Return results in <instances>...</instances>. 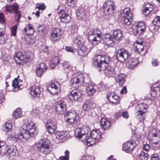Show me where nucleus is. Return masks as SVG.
<instances>
[{
    "label": "nucleus",
    "instance_id": "nucleus-11",
    "mask_svg": "<svg viewBox=\"0 0 160 160\" xmlns=\"http://www.w3.org/2000/svg\"><path fill=\"white\" fill-rule=\"evenodd\" d=\"M103 9L105 12L111 15L113 13L115 9L114 3L111 1L105 2L103 5Z\"/></svg>",
    "mask_w": 160,
    "mask_h": 160
},
{
    "label": "nucleus",
    "instance_id": "nucleus-27",
    "mask_svg": "<svg viewBox=\"0 0 160 160\" xmlns=\"http://www.w3.org/2000/svg\"><path fill=\"white\" fill-rule=\"evenodd\" d=\"M101 133L99 130H96L92 131L90 133V135L91 137L96 139L98 142V139L100 137Z\"/></svg>",
    "mask_w": 160,
    "mask_h": 160
},
{
    "label": "nucleus",
    "instance_id": "nucleus-38",
    "mask_svg": "<svg viewBox=\"0 0 160 160\" xmlns=\"http://www.w3.org/2000/svg\"><path fill=\"white\" fill-rule=\"evenodd\" d=\"M56 137L58 139H62L66 136V133L63 131H58L55 133Z\"/></svg>",
    "mask_w": 160,
    "mask_h": 160
},
{
    "label": "nucleus",
    "instance_id": "nucleus-47",
    "mask_svg": "<svg viewBox=\"0 0 160 160\" xmlns=\"http://www.w3.org/2000/svg\"><path fill=\"white\" fill-rule=\"evenodd\" d=\"M152 11V8H150L149 9L144 7L142 10V12L145 15L147 16Z\"/></svg>",
    "mask_w": 160,
    "mask_h": 160
},
{
    "label": "nucleus",
    "instance_id": "nucleus-45",
    "mask_svg": "<svg viewBox=\"0 0 160 160\" xmlns=\"http://www.w3.org/2000/svg\"><path fill=\"white\" fill-rule=\"evenodd\" d=\"M45 72L36 67V73L38 77H41Z\"/></svg>",
    "mask_w": 160,
    "mask_h": 160
},
{
    "label": "nucleus",
    "instance_id": "nucleus-18",
    "mask_svg": "<svg viewBox=\"0 0 160 160\" xmlns=\"http://www.w3.org/2000/svg\"><path fill=\"white\" fill-rule=\"evenodd\" d=\"M107 97L108 100L112 104L116 105L119 102V97L114 93L109 92Z\"/></svg>",
    "mask_w": 160,
    "mask_h": 160
},
{
    "label": "nucleus",
    "instance_id": "nucleus-37",
    "mask_svg": "<svg viewBox=\"0 0 160 160\" xmlns=\"http://www.w3.org/2000/svg\"><path fill=\"white\" fill-rule=\"evenodd\" d=\"M22 115L21 110L19 109H17L13 112L12 116L15 119L20 117Z\"/></svg>",
    "mask_w": 160,
    "mask_h": 160
},
{
    "label": "nucleus",
    "instance_id": "nucleus-34",
    "mask_svg": "<svg viewBox=\"0 0 160 160\" xmlns=\"http://www.w3.org/2000/svg\"><path fill=\"white\" fill-rule=\"evenodd\" d=\"M122 17L132 16V13L129 8H124L122 12Z\"/></svg>",
    "mask_w": 160,
    "mask_h": 160
},
{
    "label": "nucleus",
    "instance_id": "nucleus-32",
    "mask_svg": "<svg viewBox=\"0 0 160 160\" xmlns=\"http://www.w3.org/2000/svg\"><path fill=\"white\" fill-rule=\"evenodd\" d=\"M3 130L6 132L11 131L12 129V124L10 123L5 122L3 125Z\"/></svg>",
    "mask_w": 160,
    "mask_h": 160
},
{
    "label": "nucleus",
    "instance_id": "nucleus-10",
    "mask_svg": "<svg viewBox=\"0 0 160 160\" xmlns=\"http://www.w3.org/2000/svg\"><path fill=\"white\" fill-rule=\"evenodd\" d=\"M129 56V52L127 50L120 49L116 52V58L119 62H123L128 58Z\"/></svg>",
    "mask_w": 160,
    "mask_h": 160
},
{
    "label": "nucleus",
    "instance_id": "nucleus-57",
    "mask_svg": "<svg viewBox=\"0 0 160 160\" xmlns=\"http://www.w3.org/2000/svg\"><path fill=\"white\" fill-rule=\"evenodd\" d=\"M15 19L16 21L18 22L20 19L21 16V13L19 12L15 13Z\"/></svg>",
    "mask_w": 160,
    "mask_h": 160
},
{
    "label": "nucleus",
    "instance_id": "nucleus-50",
    "mask_svg": "<svg viewBox=\"0 0 160 160\" xmlns=\"http://www.w3.org/2000/svg\"><path fill=\"white\" fill-rule=\"evenodd\" d=\"M38 31L39 32L40 34L42 35H43L45 32V28L43 27L40 26L38 27Z\"/></svg>",
    "mask_w": 160,
    "mask_h": 160
},
{
    "label": "nucleus",
    "instance_id": "nucleus-46",
    "mask_svg": "<svg viewBox=\"0 0 160 160\" xmlns=\"http://www.w3.org/2000/svg\"><path fill=\"white\" fill-rule=\"evenodd\" d=\"M66 155L64 156H62L59 158V159L61 160H68L69 158V152L68 150H66L65 152Z\"/></svg>",
    "mask_w": 160,
    "mask_h": 160
},
{
    "label": "nucleus",
    "instance_id": "nucleus-28",
    "mask_svg": "<svg viewBox=\"0 0 160 160\" xmlns=\"http://www.w3.org/2000/svg\"><path fill=\"white\" fill-rule=\"evenodd\" d=\"M59 58L58 56L54 57L49 62V66L51 68H53L59 63Z\"/></svg>",
    "mask_w": 160,
    "mask_h": 160
},
{
    "label": "nucleus",
    "instance_id": "nucleus-56",
    "mask_svg": "<svg viewBox=\"0 0 160 160\" xmlns=\"http://www.w3.org/2000/svg\"><path fill=\"white\" fill-rule=\"evenodd\" d=\"M15 19L16 21L18 22L20 19L21 16V13L19 12L15 13Z\"/></svg>",
    "mask_w": 160,
    "mask_h": 160
},
{
    "label": "nucleus",
    "instance_id": "nucleus-22",
    "mask_svg": "<svg viewBox=\"0 0 160 160\" xmlns=\"http://www.w3.org/2000/svg\"><path fill=\"white\" fill-rule=\"evenodd\" d=\"M92 103L89 101H86L83 104L82 107V110L86 112V114H90V113H91V110L92 109Z\"/></svg>",
    "mask_w": 160,
    "mask_h": 160
},
{
    "label": "nucleus",
    "instance_id": "nucleus-12",
    "mask_svg": "<svg viewBox=\"0 0 160 160\" xmlns=\"http://www.w3.org/2000/svg\"><path fill=\"white\" fill-rule=\"evenodd\" d=\"M34 124L32 122H28L26 125V128H21L20 129V131L22 130H24L25 133L28 135L29 137L27 138V140L31 137L33 136V134L35 131Z\"/></svg>",
    "mask_w": 160,
    "mask_h": 160
},
{
    "label": "nucleus",
    "instance_id": "nucleus-53",
    "mask_svg": "<svg viewBox=\"0 0 160 160\" xmlns=\"http://www.w3.org/2000/svg\"><path fill=\"white\" fill-rule=\"evenodd\" d=\"M57 126H53V127H47L49 133L52 134L56 130Z\"/></svg>",
    "mask_w": 160,
    "mask_h": 160
},
{
    "label": "nucleus",
    "instance_id": "nucleus-15",
    "mask_svg": "<svg viewBox=\"0 0 160 160\" xmlns=\"http://www.w3.org/2000/svg\"><path fill=\"white\" fill-rule=\"evenodd\" d=\"M61 37L62 34L60 29L57 28L52 29L50 37V39L52 41H58L60 39Z\"/></svg>",
    "mask_w": 160,
    "mask_h": 160
},
{
    "label": "nucleus",
    "instance_id": "nucleus-54",
    "mask_svg": "<svg viewBox=\"0 0 160 160\" xmlns=\"http://www.w3.org/2000/svg\"><path fill=\"white\" fill-rule=\"evenodd\" d=\"M17 29V27L16 25H14L12 28L11 30V33L12 34L13 36H15L16 35Z\"/></svg>",
    "mask_w": 160,
    "mask_h": 160
},
{
    "label": "nucleus",
    "instance_id": "nucleus-33",
    "mask_svg": "<svg viewBox=\"0 0 160 160\" xmlns=\"http://www.w3.org/2000/svg\"><path fill=\"white\" fill-rule=\"evenodd\" d=\"M145 112H138L136 113L137 118L140 122L143 121L145 119Z\"/></svg>",
    "mask_w": 160,
    "mask_h": 160
},
{
    "label": "nucleus",
    "instance_id": "nucleus-61",
    "mask_svg": "<svg viewBox=\"0 0 160 160\" xmlns=\"http://www.w3.org/2000/svg\"><path fill=\"white\" fill-rule=\"evenodd\" d=\"M5 21L3 14L2 13H0V23L3 24L5 22Z\"/></svg>",
    "mask_w": 160,
    "mask_h": 160
},
{
    "label": "nucleus",
    "instance_id": "nucleus-6",
    "mask_svg": "<svg viewBox=\"0 0 160 160\" xmlns=\"http://www.w3.org/2000/svg\"><path fill=\"white\" fill-rule=\"evenodd\" d=\"M66 122L70 124L73 126L76 125L79 119V116L77 113L74 110L68 111L64 114Z\"/></svg>",
    "mask_w": 160,
    "mask_h": 160
},
{
    "label": "nucleus",
    "instance_id": "nucleus-24",
    "mask_svg": "<svg viewBox=\"0 0 160 160\" xmlns=\"http://www.w3.org/2000/svg\"><path fill=\"white\" fill-rule=\"evenodd\" d=\"M75 135L77 138H81L83 136L86 137V132L83 129L77 128L75 131Z\"/></svg>",
    "mask_w": 160,
    "mask_h": 160
},
{
    "label": "nucleus",
    "instance_id": "nucleus-41",
    "mask_svg": "<svg viewBox=\"0 0 160 160\" xmlns=\"http://www.w3.org/2000/svg\"><path fill=\"white\" fill-rule=\"evenodd\" d=\"M20 80H19L18 78H15L14 80L13 81L12 83V86L14 88H20Z\"/></svg>",
    "mask_w": 160,
    "mask_h": 160
},
{
    "label": "nucleus",
    "instance_id": "nucleus-59",
    "mask_svg": "<svg viewBox=\"0 0 160 160\" xmlns=\"http://www.w3.org/2000/svg\"><path fill=\"white\" fill-rule=\"evenodd\" d=\"M6 11L10 13H12V5L6 6L5 7Z\"/></svg>",
    "mask_w": 160,
    "mask_h": 160
},
{
    "label": "nucleus",
    "instance_id": "nucleus-30",
    "mask_svg": "<svg viewBox=\"0 0 160 160\" xmlns=\"http://www.w3.org/2000/svg\"><path fill=\"white\" fill-rule=\"evenodd\" d=\"M86 142L88 146H91V145H93L97 142V140L94 138H92L90 136L86 140Z\"/></svg>",
    "mask_w": 160,
    "mask_h": 160
},
{
    "label": "nucleus",
    "instance_id": "nucleus-36",
    "mask_svg": "<svg viewBox=\"0 0 160 160\" xmlns=\"http://www.w3.org/2000/svg\"><path fill=\"white\" fill-rule=\"evenodd\" d=\"M142 44L143 42H142L140 43L137 42V45L135 46V50L138 53L143 51L144 47Z\"/></svg>",
    "mask_w": 160,
    "mask_h": 160
},
{
    "label": "nucleus",
    "instance_id": "nucleus-40",
    "mask_svg": "<svg viewBox=\"0 0 160 160\" xmlns=\"http://www.w3.org/2000/svg\"><path fill=\"white\" fill-rule=\"evenodd\" d=\"M148 157L147 153L141 152L139 155V158L141 160H147Z\"/></svg>",
    "mask_w": 160,
    "mask_h": 160
},
{
    "label": "nucleus",
    "instance_id": "nucleus-13",
    "mask_svg": "<svg viewBox=\"0 0 160 160\" xmlns=\"http://www.w3.org/2000/svg\"><path fill=\"white\" fill-rule=\"evenodd\" d=\"M145 26L143 22L138 23L133 28V32L135 35H142L145 30Z\"/></svg>",
    "mask_w": 160,
    "mask_h": 160
},
{
    "label": "nucleus",
    "instance_id": "nucleus-3",
    "mask_svg": "<svg viewBox=\"0 0 160 160\" xmlns=\"http://www.w3.org/2000/svg\"><path fill=\"white\" fill-rule=\"evenodd\" d=\"M74 42L77 44L80 49L78 53L80 56L84 57L87 56L92 49L90 45L86 42L85 39L81 36L76 37Z\"/></svg>",
    "mask_w": 160,
    "mask_h": 160
},
{
    "label": "nucleus",
    "instance_id": "nucleus-64",
    "mask_svg": "<svg viewBox=\"0 0 160 160\" xmlns=\"http://www.w3.org/2000/svg\"><path fill=\"white\" fill-rule=\"evenodd\" d=\"M151 160H159L158 156L157 154H152L151 157Z\"/></svg>",
    "mask_w": 160,
    "mask_h": 160
},
{
    "label": "nucleus",
    "instance_id": "nucleus-19",
    "mask_svg": "<svg viewBox=\"0 0 160 160\" xmlns=\"http://www.w3.org/2000/svg\"><path fill=\"white\" fill-rule=\"evenodd\" d=\"M134 142L133 141L125 142L123 144L122 150L126 152H128L132 150L135 147L134 144Z\"/></svg>",
    "mask_w": 160,
    "mask_h": 160
},
{
    "label": "nucleus",
    "instance_id": "nucleus-35",
    "mask_svg": "<svg viewBox=\"0 0 160 160\" xmlns=\"http://www.w3.org/2000/svg\"><path fill=\"white\" fill-rule=\"evenodd\" d=\"M125 77V75L123 73H121L118 75L117 80L120 85H122L124 82Z\"/></svg>",
    "mask_w": 160,
    "mask_h": 160
},
{
    "label": "nucleus",
    "instance_id": "nucleus-31",
    "mask_svg": "<svg viewBox=\"0 0 160 160\" xmlns=\"http://www.w3.org/2000/svg\"><path fill=\"white\" fill-rule=\"evenodd\" d=\"M122 17V20L123 21V23L127 25H130L132 20V16H123Z\"/></svg>",
    "mask_w": 160,
    "mask_h": 160
},
{
    "label": "nucleus",
    "instance_id": "nucleus-21",
    "mask_svg": "<svg viewBox=\"0 0 160 160\" xmlns=\"http://www.w3.org/2000/svg\"><path fill=\"white\" fill-rule=\"evenodd\" d=\"M30 94L33 97H39L41 93V88L39 86L33 85L30 88Z\"/></svg>",
    "mask_w": 160,
    "mask_h": 160
},
{
    "label": "nucleus",
    "instance_id": "nucleus-42",
    "mask_svg": "<svg viewBox=\"0 0 160 160\" xmlns=\"http://www.w3.org/2000/svg\"><path fill=\"white\" fill-rule=\"evenodd\" d=\"M37 67L45 72L46 71L48 68V66L43 62L40 63V64L37 65Z\"/></svg>",
    "mask_w": 160,
    "mask_h": 160
},
{
    "label": "nucleus",
    "instance_id": "nucleus-60",
    "mask_svg": "<svg viewBox=\"0 0 160 160\" xmlns=\"http://www.w3.org/2000/svg\"><path fill=\"white\" fill-rule=\"evenodd\" d=\"M12 13L13 12H18V6L16 4L13 5H12Z\"/></svg>",
    "mask_w": 160,
    "mask_h": 160
},
{
    "label": "nucleus",
    "instance_id": "nucleus-20",
    "mask_svg": "<svg viewBox=\"0 0 160 160\" xmlns=\"http://www.w3.org/2000/svg\"><path fill=\"white\" fill-rule=\"evenodd\" d=\"M81 93L79 90H74L71 92L69 98L71 101H74L77 100L81 97Z\"/></svg>",
    "mask_w": 160,
    "mask_h": 160
},
{
    "label": "nucleus",
    "instance_id": "nucleus-7",
    "mask_svg": "<svg viewBox=\"0 0 160 160\" xmlns=\"http://www.w3.org/2000/svg\"><path fill=\"white\" fill-rule=\"evenodd\" d=\"M33 55L30 53L28 55L25 52H19L14 57L16 62L18 64H23L24 62H30L32 59Z\"/></svg>",
    "mask_w": 160,
    "mask_h": 160
},
{
    "label": "nucleus",
    "instance_id": "nucleus-44",
    "mask_svg": "<svg viewBox=\"0 0 160 160\" xmlns=\"http://www.w3.org/2000/svg\"><path fill=\"white\" fill-rule=\"evenodd\" d=\"M136 108L137 109L139 108V110H138V112H145V111L146 110V109L144 107L143 105L142 104H138L136 107Z\"/></svg>",
    "mask_w": 160,
    "mask_h": 160
},
{
    "label": "nucleus",
    "instance_id": "nucleus-2",
    "mask_svg": "<svg viewBox=\"0 0 160 160\" xmlns=\"http://www.w3.org/2000/svg\"><path fill=\"white\" fill-rule=\"evenodd\" d=\"M89 40H92L95 44L99 43L102 41L107 46L112 45L113 43L112 38L109 33L106 34L102 37H101V31L98 29L89 28L87 30Z\"/></svg>",
    "mask_w": 160,
    "mask_h": 160
},
{
    "label": "nucleus",
    "instance_id": "nucleus-5",
    "mask_svg": "<svg viewBox=\"0 0 160 160\" xmlns=\"http://www.w3.org/2000/svg\"><path fill=\"white\" fill-rule=\"evenodd\" d=\"M34 146L41 153L45 155L49 154L52 150L51 143L48 140L41 141L39 143L34 144Z\"/></svg>",
    "mask_w": 160,
    "mask_h": 160
},
{
    "label": "nucleus",
    "instance_id": "nucleus-16",
    "mask_svg": "<svg viewBox=\"0 0 160 160\" xmlns=\"http://www.w3.org/2000/svg\"><path fill=\"white\" fill-rule=\"evenodd\" d=\"M60 84L57 81L52 82L48 87V90L52 94H57L60 90Z\"/></svg>",
    "mask_w": 160,
    "mask_h": 160
},
{
    "label": "nucleus",
    "instance_id": "nucleus-9",
    "mask_svg": "<svg viewBox=\"0 0 160 160\" xmlns=\"http://www.w3.org/2000/svg\"><path fill=\"white\" fill-rule=\"evenodd\" d=\"M65 10L66 8L64 6L60 5L57 9V11L61 21L67 23L70 20L71 18L68 14L65 12Z\"/></svg>",
    "mask_w": 160,
    "mask_h": 160
},
{
    "label": "nucleus",
    "instance_id": "nucleus-39",
    "mask_svg": "<svg viewBox=\"0 0 160 160\" xmlns=\"http://www.w3.org/2000/svg\"><path fill=\"white\" fill-rule=\"evenodd\" d=\"M152 23L154 26L160 27V16L156 17L154 18Z\"/></svg>",
    "mask_w": 160,
    "mask_h": 160
},
{
    "label": "nucleus",
    "instance_id": "nucleus-58",
    "mask_svg": "<svg viewBox=\"0 0 160 160\" xmlns=\"http://www.w3.org/2000/svg\"><path fill=\"white\" fill-rule=\"evenodd\" d=\"M15 19L16 21L18 22L20 19L21 16V13L19 12L15 13Z\"/></svg>",
    "mask_w": 160,
    "mask_h": 160
},
{
    "label": "nucleus",
    "instance_id": "nucleus-52",
    "mask_svg": "<svg viewBox=\"0 0 160 160\" xmlns=\"http://www.w3.org/2000/svg\"><path fill=\"white\" fill-rule=\"evenodd\" d=\"M36 8H38L39 10H44L46 8V6L43 3H37L36 4Z\"/></svg>",
    "mask_w": 160,
    "mask_h": 160
},
{
    "label": "nucleus",
    "instance_id": "nucleus-62",
    "mask_svg": "<svg viewBox=\"0 0 160 160\" xmlns=\"http://www.w3.org/2000/svg\"><path fill=\"white\" fill-rule=\"evenodd\" d=\"M96 7H95L92 6L89 8L88 9L89 13H91V14H93L95 12Z\"/></svg>",
    "mask_w": 160,
    "mask_h": 160
},
{
    "label": "nucleus",
    "instance_id": "nucleus-25",
    "mask_svg": "<svg viewBox=\"0 0 160 160\" xmlns=\"http://www.w3.org/2000/svg\"><path fill=\"white\" fill-rule=\"evenodd\" d=\"M87 13L86 11L84 9L81 8L76 12V15L79 19H84L86 18Z\"/></svg>",
    "mask_w": 160,
    "mask_h": 160
},
{
    "label": "nucleus",
    "instance_id": "nucleus-48",
    "mask_svg": "<svg viewBox=\"0 0 160 160\" xmlns=\"http://www.w3.org/2000/svg\"><path fill=\"white\" fill-rule=\"evenodd\" d=\"M67 2L68 6L70 7H73L76 3V1L75 0H67Z\"/></svg>",
    "mask_w": 160,
    "mask_h": 160
},
{
    "label": "nucleus",
    "instance_id": "nucleus-23",
    "mask_svg": "<svg viewBox=\"0 0 160 160\" xmlns=\"http://www.w3.org/2000/svg\"><path fill=\"white\" fill-rule=\"evenodd\" d=\"M95 85L92 82L88 83V86L87 88V92L88 95H93L96 92V90L95 88Z\"/></svg>",
    "mask_w": 160,
    "mask_h": 160
},
{
    "label": "nucleus",
    "instance_id": "nucleus-29",
    "mask_svg": "<svg viewBox=\"0 0 160 160\" xmlns=\"http://www.w3.org/2000/svg\"><path fill=\"white\" fill-rule=\"evenodd\" d=\"M114 38L116 40L119 41L122 37V33L121 31L119 29L115 30L113 32Z\"/></svg>",
    "mask_w": 160,
    "mask_h": 160
},
{
    "label": "nucleus",
    "instance_id": "nucleus-14",
    "mask_svg": "<svg viewBox=\"0 0 160 160\" xmlns=\"http://www.w3.org/2000/svg\"><path fill=\"white\" fill-rule=\"evenodd\" d=\"M84 81L83 76L81 74L72 79L70 82L72 87L77 88L80 85L82 84Z\"/></svg>",
    "mask_w": 160,
    "mask_h": 160
},
{
    "label": "nucleus",
    "instance_id": "nucleus-4",
    "mask_svg": "<svg viewBox=\"0 0 160 160\" xmlns=\"http://www.w3.org/2000/svg\"><path fill=\"white\" fill-rule=\"evenodd\" d=\"M17 151L16 146L13 145L8 146L3 145L2 142H0V155L8 154L9 156L13 158L16 156Z\"/></svg>",
    "mask_w": 160,
    "mask_h": 160
},
{
    "label": "nucleus",
    "instance_id": "nucleus-51",
    "mask_svg": "<svg viewBox=\"0 0 160 160\" xmlns=\"http://www.w3.org/2000/svg\"><path fill=\"white\" fill-rule=\"evenodd\" d=\"M53 126H56V124L55 123L51 120H48L46 124V127H53Z\"/></svg>",
    "mask_w": 160,
    "mask_h": 160
},
{
    "label": "nucleus",
    "instance_id": "nucleus-43",
    "mask_svg": "<svg viewBox=\"0 0 160 160\" xmlns=\"http://www.w3.org/2000/svg\"><path fill=\"white\" fill-rule=\"evenodd\" d=\"M4 34V32L3 30L0 28V44H2L5 42V38L3 35Z\"/></svg>",
    "mask_w": 160,
    "mask_h": 160
},
{
    "label": "nucleus",
    "instance_id": "nucleus-1",
    "mask_svg": "<svg viewBox=\"0 0 160 160\" xmlns=\"http://www.w3.org/2000/svg\"><path fill=\"white\" fill-rule=\"evenodd\" d=\"M93 64L99 68V71H104L108 77H112L116 74L115 68L110 66H108L109 62V57L99 55L95 56L93 58Z\"/></svg>",
    "mask_w": 160,
    "mask_h": 160
},
{
    "label": "nucleus",
    "instance_id": "nucleus-8",
    "mask_svg": "<svg viewBox=\"0 0 160 160\" xmlns=\"http://www.w3.org/2000/svg\"><path fill=\"white\" fill-rule=\"evenodd\" d=\"M29 137L28 134L25 133V131L22 130L18 134L12 133L9 136V137L11 141L14 142H18L19 140H21L22 142H25L27 141V138Z\"/></svg>",
    "mask_w": 160,
    "mask_h": 160
},
{
    "label": "nucleus",
    "instance_id": "nucleus-17",
    "mask_svg": "<svg viewBox=\"0 0 160 160\" xmlns=\"http://www.w3.org/2000/svg\"><path fill=\"white\" fill-rule=\"evenodd\" d=\"M55 107L57 112L62 114L66 110V103L62 100H59L56 103Z\"/></svg>",
    "mask_w": 160,
    "mask_h": 160
},
{
    "label": "nucleus",
    "instance_id": "nucleus-55",
    "mask_svg": "<svg viewBox=\"0 0 160 160\" xmlns=\"http://www.w3.org/2000/svg\"><path fill=\"white\" fill-rule=\"evenodd\" d=\"M62 65L64 69L69 68L71 66L69 62L66 61H65L62 63Z\"/></svg>",
    "mask_w": 160,
    "mask_h": 160
},
{
    "label": "nucleus",
    "instance_id": "nucleus-63",
    "mask_svg": "<svg viewBox=\"0 0 160 160\" xmlns=\"http://www.w3.org/2000/svg\"><path fill=\"white\" fill-rule=\"evenodd\" d=\"M152 146L155 149H157L160 147V142H154L152 144Z\"/></svg>",
    "mask_w": 160,
    "mask_h": 160
},
{
    "label": "nucleus",
    "instance_id": "nucleus-49",
    "mask_svg": "<svg viewBox=\"0 0 160 160\" xmlns=\"http://www.w3.org/2000/svg\"><path fill=\"white\" fill-rule=\"evenodd\" d=\"M24 30L26 32L27 35L28 36H32L34 32L33 29L27 30L26 28H25Z\"/></svg>",
    "mask_w": 160,
    "mask_h": 160
},
{
    "label": "nucleus",
    "instance_id": "nucleus-26",
    "mask_svg": "<svg viewBox=\"0 0 160 160\" xmlns=\"http://www.w3.org/2000/svg\"><path fill=\"white\" fill-rule=\"evenodd\" d=\"M100 123L102 128L105 130L109 129L111 125L110 122L105 118L101 119Z\"/></svg>",
    "mask_w": 160,
    "mask_h": 160
}]
</instances>
